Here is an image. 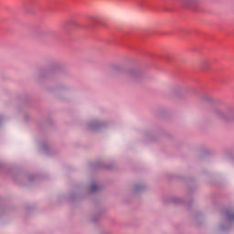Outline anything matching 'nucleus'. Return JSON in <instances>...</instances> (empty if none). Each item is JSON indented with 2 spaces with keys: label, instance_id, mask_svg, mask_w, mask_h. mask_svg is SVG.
<instances>
[{
  "label": "nucleus",
  "instance_id": "obj_1",
  "mask_svg": "<svg viewBox=\"0 0 234 234\" xmlns=\"http://www.w3.org/2000/svg\"><path fill=\"white\" fill-rule=\"evenodd\" d=\"M216 116L218 120H221V122H229V120H231V116L224 113L223 112H217Z\"/></svg>",
  "mask_w": 234,
  "mask_h": 234
}]
</instances>
